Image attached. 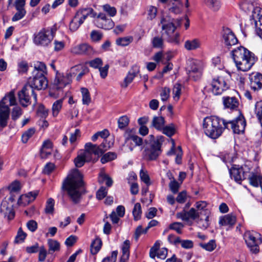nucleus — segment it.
<instances>
[{
  "mask_svg": "<svg viewBox=\"0 0 262 262\" xmlns=\"http://www.w3.org/2000/svg\"><path fill=\"white\" fill-rule=\"evenodd\" d=\"M246 122L243 117L226 121L217 116H211L203 120V128L205 131H222L224 129L232 131H245Z\"/></svg>",
  "mask_w": 262,
  "mask_h": 262,
  "instance_id": "1",
  "label": "nucleus"
},
{
  "mask_svg": "<svg viewBox=\"0 0 262 262\" xmlns=\"http://www.w3.org/2000/svg\"><path fill=\"white\" fill-rule=\"evenodd\" d=\"M83 185L82 176L80 171L75 169L63 182L62 189L67 192L70 199L75 204L79 202L80 188Z\"/></svg>",
  "mask_w": 262,
  "mask_h": 262,
  "instance_id": "2",
  "label": "nucleus"
},
{
  "mask_svg": "<svg viewBox=\"0 0 262 262\" xmlns=\"http://www.w3.org/2000/svg\"><path fill=\"white\" fill-rule=\"evenodd\" d=\"M256 0H245L241 4L242 8L245 11L252 12L251 24L254 26L256 34L262 39V9L255 6Z\"/></svg>",
  "mask_w": 262,
  "mask_h": 262,
  "instance_id": "3",
  "label": "nucleus"
},
{
  "mask_svg": "<svg viewBox=\"0 0 262 262\" xmlns=\"http://www.w3.org/2000/svg\"><path fill=\"white\" fill-rule=\"evenodd\" d=\"M164 142V137L158 136L155 137L150 135L148 139L145 141L144 156L150 161L156 160L161 154L162 145Z\"/></svg>",
  "mask_w": 262,
  "mask_h": 262,
  "instance_id": "4",
  "label": "nucleus"
},
{
  "mask_svg": "<svg viewBox=\"0 0 262 262\" xmlns=\"http://www.w3.org/2000/svg\"><path fill=\"white\" fill-rule=\"evenodd\" d=\"M16 100L13 91L7 94L0 101V130L7 125L10 115L9 106L15 105Z\"/></svg>",
  "mask_w": 262,
  "mask_h": 262,
  "instance_id": "5",
  "label": "nucleus"
},
{
  "mask_svg": "<svg viewBox=\"0 0 262 262\" xmlns=\"http://www.w3.org/2000/svg\"><path fill=\"white\" fill-rule=\"evenodd\" d=\"M161 24L164 34L166 35L167 41L174 44H179L180 42L179 34L175 32V30L178 27L181 26V19L176 20L174 24L173 21H170L166 18H162L161 20Z\"/></svg>",
  "mask_w": 262,
  "mask_h": 262,
  "instance_id": "6",
  "label": "nucleus"
},
{
  "mask_svg": "<svg viewBox=\"0 0 262 262\" xmlns=\"http://www.w3.org/2000/svg\"><path fill=\"white\" fill-rule=\"evenodd\" d=\"M56 32V28L55 26L41 29L34 35V43L42 47L48 46L53 39Z\"/></svg>",
  "mask_w": 262,
  "mask_h": 262,
  "instance_id": "7",
  "label": "nucleus"
},
{
  "mask_svg": "<svg viewBox=\"0 0 262 262\" xmlns=\"http://www.w3.org/2000/svg\"><path fill=\"white\" fill-rule=\"evenodd\" d=\"M207 203L205 201H199L195 204L196 211L201 217L198 221L199 226L204 229H206L209 226V217L210 211L207 208Z\"/></svg>",
  "mask_w": 262,
  "mask_h": 262,
  "instance_id": "8",
  "label": "nucleus"
},
{
  "mask_svg": "<svg viewBox=\"0 0 262 262\" xmlns=\"http://www.w3.org/2000/svg\"><path fill=\"white\" fill-rule=\"evenodd\" d=\"M245 240L251 252L257 254L259 252V245L262 243L261 235L255 231H247L245 233Z\"/></svg>",
  "mask_w": 262,
  "mask_h": 262,
  "instance_id": "9",
  "label": "nucleus"
},
{
  "mask_svg": "<svg viewBox=\"0 0 262 262\" xmlns=\"http://www.w3.org/2000/svg\"><path fill=\"white\" fill-rule=\"evenodd\" d=\"M227 79L223 76L214 77L210 84V90L214 95H219L229 88Z\"/></svg>",
  "mask_w": 262,
  "mask_h": 262,
  "instance_id": "10",
  "label": "nucleus"
},
{
  "mask_svg": "<svg viewBox=\"0 0 262 262\" xmlns=\"http://www.w3.org/2000/svg\"><path fill=\"white\" fill-rule=\"evenodd\" d=\"M33 77H30L27 85H30L33 91L34 90H41L47 88L48 86V80L45 75L42 74H34L32 73Z\"/></svg>",
  "mask_w": 262,
  "mask_h": 262,
  "instance_id": "11",
  "label": "nucleus"
},
{
  "mask_svg": "<svg viewBox=\"0 0 262 262\" xmlns=\"http://www.w3.org/2000/svg\"><path fill=\"white\" fill-rule=\"evenodd\" d=\"M244 56L245 57L239 60V63L236 64V67L238 70L246 72L249 71L254 64L257 60V58L254 54L251 51Z\"/></svg>",
  "mask_w": 262,
  "mask_h": 262,
  "instance_id": "12",
  "label": "nucleus"
},
{
  "mask_svg": "<svg viewBox=\"0 0 262 262\" xmlns=\"http://www.w3.org/2000/svg\"><path fill=\"white\" fill-rule=\"evenodd\" d=\"M94 22L98 28L106 30L113 28L115 26L113 20L102 12H100L98 14H96Z\"/></svg>",
  "mask_w": 262,
  "mask_h": 262,
  "instance_id": "13",
  "label": "nucleus"
},
{
  "mask_svg": "<svg viewBox=\"0 0 262 262\" xmlns=\"http://www.w3.org/2000/svg\"><path fill=\"white\" fill-rule=\"evenodd\" d=\"M32 93L34 98L37 99V95L34 93L33 90L31 89L30 85L26 84L22 90L18 93V98L20 104L24 106H27L30 103V94Z\"/></svg>",
  "mask_w": 262,
  "mask_h": 262,
  "instance_id": "14",
  "label": "nucleus"
},
{
  "mask_svg": "<svg viewBox=\"0 0 262 262\" xmlns=\"http://www.w3.org/2000/svg\"><path fill=\"white\" fill-rule=\"evenodd\" d=\"M151 124L157 130L163 129V131H176L177 129V126L173 124H170L164 126L165 120L162 116L154 117Z\"/></svg>",
  "mask_w": 262,
  "mask_h": 262,
  "instance_id": "15",
  "label": "nucleus"
},
{
  "mask_svg": "<svg viewBox=\"0 0 262 262\" xmlns=\"http://www.w3.org/2000/svg\"><path fill=\"white\" fill-rule=\"evenodd\" d=\"M202 64L200 61L194 60L190 62L188 67L189 77L197 80L202 75Z\"/></svg>",
  "mask_w": 262,
  "mask_h": 262,
  "instance_id": "16",
  "label": "nucleus"
},
{
  "mask_svg": "<svg viewBox=\"0 0 262 262\" xmlns=\"http://www.w3.org/2000/svg\"><path fill=\"white\" fill-rule=\"evenodd\" d=\"M176 217L184 221H188L189 220L195 221L197 223L200 219V215L194 208H191L188 211L183 210L182 211L178 212Z\"/></svg>",
  "mask_w": 262,
  "mask_h": 262,
  "instance_id": "17",
  "label": "nucleus"
},
{
  "mask_svg": "<svg viewBox=\"0 0 262 262\" xmlns=\"http://www.w3.org/2000/svg\"><path fill=\"white\" fill-rule=\"evenodd\" d=\"M0 213L8 221L13 220L15 216L13 205L6 201H3L0 207Z\"/></svg>",
  "mask_w": 262,
  "mask_h": 262,
  "instance_id": "18",
  "label": "nucleus"
},
{
  "mask_svg": "<svg viewBox=\"0 0 262 262\" xmlns=\"http://www.w3.org/2000/svg\"><path fill=\"white\" fill-rule=\"evenodd\" d=\"M72 53L75 55H91L93 50L91 46L88 43H81L72 47L71 49Z\"/></svg>",
  "mask_w": 262,
  "mask_h": 262,
  "instance_id": "19",
  "label": "nucleus"
},
{
  "mask_svg": "<svg viewBox=\"0 0 262 262\" xmlns=\"http://www.w3.org/2000/svg\"><path fill=\"white\" fill-rule=\"evenodd\" d=\"M71 81V74L67 73L66 75H64L62 73H57L54 80V84L56 85L57 89H60L70 83Z\"/></svg>",
  "mask_w": 262,
  "mask_h": 262,
  "instance_id": "20",
  "label": "nucleus"
},
{
  "mask_svg": "<svg viewBox=\"0 0 262 262\" xmlns=\"http://www.w3.org/2000/svg\"><path fill=\"white\" fill-rule=\"evenodd\" d=\"M223 38L224 44L228 48H230L232 46L235 45L238 42V40L234 34L228 28L224 30Z\"/></svg>",
  "mask_w": 262,
  "mask_h": 262,
  "instance_id": "21",
  "label": "nucleus"
},
{
  "mask_svg": "<svg viewBox=\"0 0 262 262\" xmlns=\"http://www.w3.org/2000/svg\"><path fill=\"white\" fill-rule=\"evenodd\" d=\"M251 89L254 91L262 88V74L259 73H253L249 76Z\"/></svg>",
  "mask_w": 262,
  "mask_h": 262,
  "instance_id": "22",
  "label": "nucleus"
},
{
  "mask_svg": "<svg viewBox=\"0 0 262 262\" xmlns=\"http://www.w3.org/2000/svg\"><path fill=\"white\" fill-rule=\"evenodd\" d=\"M249 51V50L243 46L238 47L231 51V55L235 66L237 63H239V60L243 57H245L244 55L245 54H248Z\"/></svg>",
  "mask_w": 262,
  "mask_h": 262,
  "instance_id": "23",
  "label": "nucleus"
},
{
  "mask_svg": "<svg viewBox=\"0 0 262 262\" xmlns=\"http://www.w3.org/2000/svg\"><path fill=\"white\" fill-rule=\"evenodd\" d=\"M244 173L243 168L238 166L234 165L230 170V174L231 179H234L236 182L239 184L245 179Z\"/></svg>",
  "mask_w": 262,
  "mask_h": 262,
  "instance_id": "24",
  "label": "nucleus"
},
{
  "mask_svg": "<svg viewBox=\"0 0 262 262\" xmlns=\"http://www.w3.org/2000/svg\"><path fill=\"white\" fill-rule=\"evenodd\" d=\"M223 103L225 108L231 110H236L239 105V102L234 97L226 96L222 98Z\"/></svg>",
  "mask_w": 262,
  "mask_h": 262,
  "instance_id": "25",
  "label": "nucleus"
},
{
  "mask_svg": "<svg viewBox=\"0 0 262 262\" xmlns=\"http://www.w3.org/2000/svg\"><path fill=\"white\" fill-rule=\"evenodd\" d=\"M91 15L92 17H95L96 13L94 12V10L91 8H85L80 9L76 14L75 16L79 17V20L82 24L83 23L85 19L88 16Z\"/></svg>",
  "mask_w": 262,
  "mask_h": 262,
  "instance_id": "26",
  "label": "nucleus"
},
{
  "mask_svg": "<svg viewBox=\"0 0 262 262\" xmlns=\"http://www.w3.org/2000/svg\"><path fill=\"white\" fill-rule=\"evenodd\" d=\"M130 242L129 240H125L121 246L122 255L120 262H127L130 256Z\"/></svg>",
  "mask_w": 262,
  "mask_h": 262,
  "instance_id": "27",
  "label": "nucleus"
},
{
  "mask_svg": "<svg viewBox=\"0 0 262 262\" xmlns=\"http://www.w3.org/2000/svg\"><path fill=\"white\" fill-rule=\"evenodd\" d=\"M236 216L232 214H228L220 217L219 223L223 226L232 227L236 223Z\"/></svg>",
  "mask_w": 262,
  "mask_h": 262,
  "instance_id": "28",
  "label": "nucleus"
},
{
  "mask_svg": "<svg viewBox=\"0 0 262 262\" xmlns=\"http://www.w3.org/2000/svg\"><path fill=\"white\" fill-rule=\"evenodd\" d=\"M183 6L180 0H170L168 3V10L170 13L178 14L181 13Z\"/></svg>",
  "mask_w": 262,
  "mask_h": 262,
  "instance_id": "29",
  "label": "nucleus"
},
{
  "mask_svg": "<svg viewBox=\"0 0 262 262\" xmlns=\"http://www.w3.org/2000/svg\"><path fill=\"white\" fill-rule=\"evenodd\" d=\"M103 144L102 143L100 146H98L91 142H88L85 144V148L88 149L94 157L95 156L98 157L104 152V150L101 148V146H103Z\"/></svg>",
  "mask_w": 262,
  "mask_h": 262,
  "instance_id": "30",
  "label": "nucleus"
},
{
  "mask_svg": "<svg viewBox=\"0 0 262 262\" xmlns=\"http://www.w3.org/2000/svg\"><path fill=\"white\" fill-rule=\"evenodd\" d=\"M201 41L198 38L187 40L185 42L184 47L187 50H196L201 47Z\"/></svg>",
  "mask_w": 262,
  "mask_h": 262,
  "instance_id": "31",
  "label": "nucleus"
},
{
  "mask_svg": "<svg viewBox=\"0 0 262 262\" xmlns=\"http://www.w3.org/2000/svg\"><path fill=\"white\" fill-rule=\"evenodd\" d=\"M63 104V99H60L55 101L52 107V116L54 117H56L59 114L60 110L62 108Z\"/></svg>",
  "mask_w": 262,
  "mask_h": 262,
  "instance_id": "32",
  "label": "nucleus"
},
{
  "mask_svg": "<svg viewBox=\"0 0 262 262\" xmlns=\"http://www.w3.org/2000/svg\"><path fill=\"white\" fill-rule=\"evenodd\" d=\"M71 70L73 72V74H75V71H80L76 78L77 80H80L81 77L88 72V68L82 64L77 65L73 67Z\"/></svg>",
  "mask_w": 262,
  "mask_h": 262,
  "instance_id": "33",
  "label": "nucleus"
},
{
  "mask_svg": "<svg viewBox=\"0 0 262 262\" xmlns=\"http://www.w3.org/2000/svg\"><path fill=\"white\" fill-rule=\"evenodd\" d=\"M102 246V242L99 238L95 239L91 245V252L92 254H97L100 250Z\"/></svg>",
  "mask_w": 262,
  "mask_h": 262,
  "instance_id": "34",
  "label": "nucleus"
},
{
  "mask_svg": "<svg viewBox=\"0 0 262 262\" xmlns=\"http://www.w3.org/2000/svg\"><path fill=\"white\" fill-rule=\"evenodd\" d=\"M48 245L50 253H52L60 250V244L56 240L49 239L48 240Z\"/></svg>",
  "mask_w": 262,
  "mask_h": 262,
  "instance_id": "35",
  "label": "nucleus"
},
{
  "mask_svg": "<svg viewBox=\"0 0 262 262\" xmlns=\"http://www.w3.org/2000/svg\"><path fill=\"white\" fill-rule=\"evenodd\" d=\"M32 73L42 74L45 75L47 73V67L45 64L41 62H37L34 64V70Z\"/></svg>",
  "mask_w": 262,
  "mask_h": 262,
  "instance_id": "36",
  "label": "nucleus"
},
{
  "mask_svg": "<svg viewBox=\"0 0 262 262\" xmlns=\"http://www.w3.org/2000/svg\"><path fill=\"white\" fill-rule=\"evenodd\" d=\"M80 91L82 94L83 104L89 105L91 101V98L88 89L85 88H82L80 89Z\"/></svg>",
  "mask_w": 262,
  "mask_h": 262,
  "instance_id": "37",
  "label": "nucleus"
},
{
  "mask_svg": "<svg viewBox=\"0 0 262 262\" xmlns=\"http://www.w3.org/2000/svg\"><path fill=\"white\" fill-rule=\"evenodd\" d=\"M98 182L100 184H105L107 187H111L113 184L112 179L107 174L101 173L99 174Z\"/></svg>",
  "mask_w": 262,
  "mask_h": 262,
  "instance_id": "38",
  "label": "nucleus"
},
{
  "mask_svg": "<svg viewBox=\"0 0 262 262\" xmlns=\"http://www.w3.org/2000/svg\"><path fill=\"white\" fill-rule=\"evenodd\" d=\"M55 201L52 198H49L47 200L45 208V212L46 214H52L54 211Z\"/></svg>",
  "mask_w": 262,
  "mask_h": 262,
  "instance_id": "39",
  "label": "nucleus"
},
{
  "mask_svg": "<svg viewBox=\"0 0 262 262\" xmlns=\"http://www.w3.org/2000/svg\"><path fill=\"white\" fill-rule=\"evenodd\" d=\"M139 176L141 180L147 186L150 185V180L147 171L143 168L140 170Z\"/></svg>",
  "mask_w": 262,
  "mask_h": 262,
  "instance_id": "40",
  "label": "nucleus"
},
{
  "mask_svg": "<svg viewBox=\"0 0 262 262\" xmlns=\"http://www.w3.org/2000/svg\"><path fill=\"white\" fill-rule=\"evenodd\" d=\"M102 8L103 11L107 13L110 17L115 16L117 14V9L116 8L108 4L103 5Z\"/></svg>",
  "mask_w": 262,
  "mask_h": 262,
  "instance_id": "41",
  "label": "nucleus"
},
{
  "mask_svg": "<svg viewBox=\"0 0 262 262\" xmlns=\"http://www.w3.org/2000/svg\"><path fill=\"white\" fill-rule=\"evenodd\" d=\"M182 90V85L180 83H176L172 89V95L173 99L177 101L179 100Z\"/></svg>",
  "mask_w": 262,
  "mask_h": 262,
  "instance_id": "42",
  "label": "nucleus"
},
{
  "mask_svg": "<svg viewBox=\"0 0 262 262\" xmlns=\"http://www.w3.org/2000/svg\"><path fill=\"white\" fill-rule=\"evenodd\" d=\"M117 158V155L114 152H108L102 157L101 162L104 164L106 162L115 160Z\"/></svg>",
  "mask_w": 262,
  "mask_h": 262,
  "instance_id": "43",
  "label": "nucleus"
},
{
  "mask_svg": "<svg viewBox=\"0 0 262 262\" xmlns=\"http://www.w3.org/2000/svg\"><path fill=\"white\" fill-rule=\"evenodd\" d=\"M27 236V234L24 232L21 228H19L18 230L17 235L14 239L15 244L23 243Z\"/></svg>",
  "mask_w": 262,
  "mask_h": 262,
  "instance_id": "44",
  "label": "nucleus"
},
{
  "mask_svg": "<svg viewBox=\"0 0 262 262\" xmlns=\"http://www.w3.org/2000/svg\"><path fill=\"white\" fill-rule=\"evenodd\" d=\"M204 1L206 4L213 11H217L220 8V2L218 0Z\"/></svg>",
  "mask_w": 262,
  "mask_h": 262,
  "instance_id": "45",
  "label": "nucleus"
},
{
  "mask_svg": "<svg viewBox=\"0 0 262 262\" xmlns=\"http://www.w3.org/2000/svg\"><path fill=\"white\" fill-rule=\"evenodd\" d=\"M129 118L126 116L120 117L118 120V127L120 129H123L129 124Z\"/></svg>",
  "mask_w": 262,
  "mask_h": 262,
  "instance_id": "46",
  "label": "nucleus"
},
{
  "mask_svg": "<svg viewBox=\"0 0 262 262\" xmlns=\"http://www.w3.org/2000/svg\"><path fill=\"white\" fill-rule=\"evenodd\" d=\"M131 42L130 37H119L116 40V43L117 46L125 47L128 46Z\"/></svg>",
  "mask_w": 262,
  "mask_h": 262,
  "instance_id": "47",
  "label": "nucleus"
},
{
  "mask_svg": "<svg viewBox=\"0 0 262 262\" xmlns=\"http://www.w3.org/2000/svg\"><path fill=\"white\" fill-rule=\"evenodd\" d=\"M133 214L134 220L135 221H138L141 218L142 211L141 205L140 203H136L134 208V210L132 211Z\"/></svg>",
  "mask_w": 262,
  "mask_h": 262,
  "instance_id": "48",
  "label": "nucleus"
},
{
  "mask_svg": "<svg viewBox=\"0 0 262 262\" xmlns=\"http://www.w3.org/2000/svg\"><path fill=\"white\" fill-rule=\"evenodd\" d=\"M255 114L262 127V101L258 102L256 103Z\"/></svg>",
  "mask_w": 262,
  "mask_h": 262,
  "instance_id": "49",
  "label": "nucleus"
},
{
  "mask_svg": "<svg viewBox=\"0 0 262 262\" xmlns=\"http://www.w3.org/2000/svg\"><path fill=\"white\" fill-rule=\"evenodd\" d=\"M81 24L82 23H80L79 20V17H77L76 16H75V17L70 22V29L72 31H75L79 28V27Z\"/></svg>",
  "mask_w": 262,
  "mask_h": 262,
  "instance_id": "50",
  "label": "nucleus"
},
{
  "mask_svg": "<svg viewBox=\"0 0 262 262\" xmlns=\"http://www.w3.org/2000/svg\"><path fill=\"white\" fill-rule=\"evenodd\" d=\"M152 46L155 48L162 49L164 47V41L162 37L157 36L152 40Z\"/></svg>",
  "mask_w": 262,
  "mask_h": 262,
  "instance_id": "51",
  "label": "nucleus"
},
{
  "mask_svg": "<svg viewBox=\"0 0 262 262\" xmlns=\"http://www.w3.org/2000/svg\"><path fill=\"white\" fill-rule=\"evenodd\" d=\"M200 246L208 251H212L216 248V244L214 240H210L208 243L201 244Z\"/></svg>",
  "mask_w": 262,
  "mask_h": 262,
  "instance_id": "52",
  "label": "nucleus"
},
{
  "mask_svg": "<svg viewBox=\"0 0 262 262\" xmlns=\"http://www.w3.org/2000/svg\"><path fill=\"white\" fill-rule=\"evenodd\" d=\"M22 115V110L18 106H14L11 112V118L13 120H17Z\"/></svg>",
  "mask_w": 262,
  "mask_h": 262,
  "instance_id": "53",
  "label": "nucleus"
},
{
  "mask_svg": "<svg viewBox=\"0 0 262 262\" xmlns=\"http://www.w3.org/2000/svg\"><path fill=\"white\" fill-rule=\"evenodd\" d=\"M160 242L157 241L155 242L154 245L151 248L149 252V256L152 258H155V257L157 256V251L160 248Z\"/></svg>",
  "mask_w": 262,
  "mask_h": 262,
  "instance_id": "54",
  "label": "nucleus"
},
{
  "mask_svg": "<svg viewBox=\"0 0 262 262\" xmlns=\"http://www.w3.org/2000/svg\"><path fill=\"white\" fill-rule=\"evenodd\" d=\"M170 90L167 87L162 88L160 93L161 99L162 101L164 102L167 101L170 96Z\"/></svg>",
  "mask_w": 262,
  "mask_h": 262,
  "instance_id": "55",
  "label": "nucleus"
},
{
  "mask_svg": "<svg viewBox=\"0 0 262 262\" xmlns=\"http://www.w3.org/2000/svg\"><path fill=\"white\" fill-rule=\"evenodd\" d=\"M169 229L175 230L178 233H181L182 229L184 227L182 223L180 222H174L171 224L169 226Z\"/></svg>",
  "mask_w": 262,
  "mask_h": 262,
  "instance_id": "56",
  "label": "nucleus"
},
{
  "mask_svg": "<svg viewBox=\"0 0 262 262\" xmlns=\"http://www.w3.org/2000/svg\"><path fill=\"white\" fill-rule=\"evenodd\" d=\"M90 36L93 41H98L102 38L103 34L99 31L93 30L91 33Z\"/></svg>",
  "mask_w": 262,
  "mask_h": 262,
  "instance_id": "57",
  "label": "nucleus"
},
{
  "mask_svg": "<svg viewBox=\"0 0 262 262\" xmlns=\"http://www.w3.org/2000/svg\"><path fill=\"white\" fill-rule=\"evenodd\" d=\"M28 64L27 62L22 61L18 64V72L19 74H24L28 70Z\"/></svg>",
  "mask_w": 262,
  "mask_h": 262,
  "instance_id": "58",
  "label": "nucleus"
},
{
  "mask_svg": "<svg viewBox=\"0 0 262 262\" xmlns=\"http://www.w3.org/2000/svg\"><path fill=\"white\" fill-rule=\"evenodd\" d=\"M85 162H88L84 158L79 154L77 157L74 159V163L77 167H82Z\"/></svg>",
  "mask_w": 262,
  "mask_h": 262,
  "instance_id": "59",
  "label": "nucleus"
},
{
  "mask_svg": "<svg viewBox=\"0 0 262 262\" xmlns=\"http://www.w3.org/2000/svg\"><path fill=\"white\" fill-rule=\"evenodd\" d=\"M107 193V189L105 187L102 186L97 191L96 198L98 200L103 199Z\"/></svg>",
  "mask_w": 262,
  "mask_h": 262,
  "instance_id": "60",
  "label": "nucleus"
},
{
  "mask_svg": "<svg viewBox=\"0 0 262 262\" xmlns=\"http://www.w3.org/2000/svg\"><path fill=\"white\" fill-rule=\"evenodd\" d=\"M102 64V60L99 58H96L89 62L90 66L95 69H99Z\"/></svg>",
  "mask_w": 262,
  "mask_h": 262,
  "instance_id": "61",
  "label": "nucleus"
},
{
  "mask_svg": "<svg viewBox=\"0 0 262 262\" xmlns=\"http://www.w3.org/2000/svg\"><path fill=\"white\" fill-rule=\"evenodd\" d=\"M78 110L75 106L71 108L67 113L66 116L68 118L72 119L77 117L78 115Z\"/></svg>",
  "mask_w": 262,
  "mask_h": 262,
  "instance_id": "62",
  "label": "nucleus"
},
{
  "mask_svg": "<svg viewBox=\"0 0 262 262\" xmlns=\"http://www.w3.org/2000/svg\"><path fill=\"white\" fill-rule=\"evenodd\" d=\"M38 251V260L41 262L44 261L47 255V250L43 246H41L39 247Z\"/></svg>",
  "mask_w": 262,
  "mask_h": 262,
  "instance_id": "63",
  "label": "nucleus"
},
{
  "mask_svg": "<svg viewBox=\"0 0 262 262\" xmlns=\"http://www.w3.org/2000/svg\"><path fill=\"white\" fill-rule=\"evenodd\" d=\"M117 255L118 251H114L112 252L111 256L105 257L103 259L102 262H116Z\"/></svg>",
  "mask_w": 262,
  "mask_h": 262,
  "instance_id": "64",
  "label": "nucleus"
}]
</instances>
